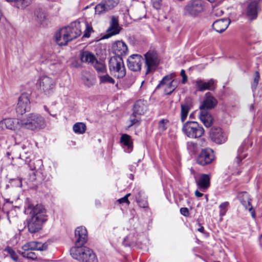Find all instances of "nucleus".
Returning a JSON list of instances; mask_svg holds the SVG:
<instances>
[{"label":"nucleus","instance_id":"nucleus-59","mask_svg":"<svg viewBox=\"0 0 262 262\" xmlns=\"http://www.w3.org/2000/svg\"><path fill=\"white\" fill-rule=\"evenodd\" d=\"M11 213L10 212H8L7 213V217H8V220L10 222H11V221H10V214Z\"/></svg>","mask_w":262,"mask_h":262},{"label":"nucleus","instance_id":"nucleus-63","mask_svg":"<svg viewBox=\"0 0 262 262\" xmlns=\"http://www.w3.org/2000/svg\"><path fill=\"white\" fill-rule=\"evenodd\" d=\"M6 1L7 2H13L14 1V0H6Z\"/></svg>","mask_w":262,"mask_h":262},{"label":"nucleus","instance_id":"nucleus-24","mask_svg":"<svg viewBox=\"0 0 262 262\" xmlns=\"http://www.w3.org/2000/svg\"><path fill=\"white\" fill-rule=\"evenodd\" d=\"M113 52L116 56L121 57L126 55L128 52V48L125 43L122 41H117L112 47Z\"/></svg>","mask_w":262,"mask_h":262},{"label":"nucleus","instance_id":"nucleus-61","mask_svg":"<svg viewBox=\"0 0 262 262\" xmlns=\"http://www.w3.org/2000/svg\"><path fill=\"white\" fill-rule=\"evenodd\" d=\"M44 108H45V110H46L47 112H48L49 113H49V110H48V108L47 107V106H44Z\"/></svg>","mask_w":262,"mask_h":262},{"label":"nucleus","instance_id":"nucleus-3","mask_svg":"<svg viewBox=\"0 0 262 262\" xmlns=\"http://www.w3.org/2000/svg\"><path fill=\"white\" fill-rule=\"evenodd\" d=\"M45 125V119L38 114L30 113L26 118L21 119V128L34 130L43 128Z\"/></svg>","mask_w":262,"mask_h":262},{"label":"nucleus","instance_id":"nucleus-2","mask_svg":"<svg viewBox=\"0 0 262 262\" xmlns=\"http://www.w3.org/2000/svg\"><path fill=\"white\" fill-rule=\"evenodd\" d=\"M71 256L80 262H98L93 251L86 246H75L70 250Z\"/></svg>","mask_w":262,"mask_h":262},{"label":"nucleus","instance_id":"nucleus-33","mask_svg":"<svg viewBox=\"0 0 262 262\" xmlns=\"http://www.w3.org/2000/svg\"><path fill=\"white\" fill-rule=\"evenodd\" d=\"M13 3L14 7L21 9L25 8L30 4V0H14Z\"/></svg>","mask_w":262,"mask_h":262},{"label":"nucleus","instance_id":"nucleus-19","mask_svg":"<svg viewBox=\"0 0 262 262\" xmlns=\"http://www.w3.org/2000/svg\"><path fill=\"white\" fill-rule=\"evenodd\" d=\"M217 100L210 92L206 93L205 98L200 106V110H211L217 105Z\"/></svg>","mask_w":262,"mask_h":262},{"label":"nucleus","instance_id":"nucleus-56","mask_svg":"<svg viewBox=\"0 0 262 262\" xmlns=\"http://www.w3.org/2000/svg\"><path fill=\"white\" fill-rule=\"evenodd\" d=\"M203 195V193L200 192L198 190H196L195 191V195L196 196V197H201Z\"/></svg>","mask_w":262,"mask_h":262},{"label":"nucleus","instance_id":"nucleus-6","mask_svg":"<svg viewBox=\"0 0 262 262\" xmlns=\"http://www.w3.org/2000/svg\"><path fill=\"white\" fill-rule=\"evenodd\" d=\"M109 69L110 71L118 78H123L126 74V70L121 57H111L109 61Z\"/></svg>","mask_w":262,"mask_h":262},{"label":"nucleus","instance_id":"nucleus-5","mask_svg":"<svg viewBox=\"0 0 262 262\" xmlns=\"http://www.w3.org/2000/svg\"><path fill=\"white\" fill-rule=\"evenodd\" d=\"M182 130L188 137L190 138H200L204 133L203 127L195 121L186 122L183 125Z\"/></svg>","mask_w":262,"mask_h":262},{"label":"nucleus","instance_id":"nucleus-35","mask_svg":"<svg viewBox=\"0 0 262 262\" xmlns=\"http://www.w3.org/2000/svg\"><path fill=\"white\" fill-rule=\"evenodd\" d=\"M98 77L99 78L100 83H106L111 84L115 83V80L107 74L99 75Z\"/></svg>","mask_w":262,"mask_h":262},{"label":"nucleus","instance_id":"nucleus-34","mask_svg":"<svg viewBox=\"0 0 262 262\" xmlns=\"http://www.w3.org/2000/svg\"><path fill=\"white\" fill-rule=\"evenodd\" d=\"M73 128L76 133L83 134L86 130V126L84 123L78 122L73 125Z\"/></svg>","mask_w":262,"mask_h":262},{"label":"nucleus","instance_id":"nucleus-31","mask_svg":"<svg viewBox=\"0 0 262 262\" xmlns=\"http://www.w3.org/2000/svg\"><path fill=\"white\" fill-rule=\"evenodd\" d=\"M134 18L136 20H139L145 17V8L143 6L139 7L134 10L133 13Z\"/></svg>","mask_w":262,"mask_h":262},{"label":"nucleus","instance_id":"nucleus-21","mask_svg":"<svg viewBox=\"0 0 262 262\" xmlns=\"http://www.w3.org/2000/svg\"><path fill=\"white\" fill-rule=\"evenodd\" d=\"M39 86L45 93L49 94L54 88L55 82L50 77L43 76L39 79Z\"/></svg>","mask_w":262,"mask_h":262},{"label":"nucleus","instance_id":"nucleus-32","mask_svg":"<svg viewBox=\"0 0 262 262\" xmlns=\"http://www.w3.org/2000/svg\"><path fill=\"white\" fill-rule=\"evenodd\" d=\"M93 65H94L95 69L98 73V75H102L106 73V69L105 64L102 62H98L96 59V61Z\"/></svg>","mask_w":262,"mask_h":262},{"label":"nucleus","instance_id":"nucleus-8","mask_svg":"<svg viewBox=\"0 0 262 262\" xmlns=\"http://www.w3.org/2000/svg\"><path fill=\"white\" fill-rule=\"evenodd\" d=\"M216 80L210 79L206 81L203 79H198L193 81V83L198 91L203 92L206 90L214 91L216 88Z\"/></svg>","mask_w":262,"mask_h":262},{"label":"nucleus","instance_id":"nucleus-45","mask_svg":"<svg viewBox=\"0 0 262 262\" xmlns=\"http://www.w3.org/2000/svg\"><path fill=\"white\" fill-rule=\"evenodd\" d=\"M228 205L229 203L228 202H224L220 205V214L221 216H223L226 214Z\"/></svg>","mask_w":262,"mask_h":262},{"label":"nucleus","instance_id":"nucleus-64","mask_svg":"<svg viewBox=\"0 0 262 262\" xmlns=\"http://www.w3.org/2000/svg\"><path fill=\"white\" fill-rule=\"evenodd\" d=\"M192 117H193V114H191L190 115V116H189V117H190V118H192Z\"/></svg>","mask_w":262,"mask_h":262},{"label":"nucleus","instance_id":"nucleus-7","mask_svg":"<svg viewBox=\"0 0 262 262\" xmlns=\"http://www.w3.org/2000/svg\"><path fill=\"white\" fill-rule=\"evenodd\" d=\"M145 66L147 67L146 74L155 71L158 66L160 59L156 51L150 50L144 54Z\"/></svg>","mask_w":262,"mask_h":262},{"label":"nucleus","instance_id":"nucleus-16","mask_svg":"<svg viewBox=\"0 0 262 262\" xmlns=\"http://www.w3.org/2000/svg\"><path fill=\"white\" fill-rule=\"evenodd\" d=\"M75 246H83L87 241V230L85 227H77L75 231Z\"/></svg>","mask_w":262,"mask_h":262},{"label":"nucleus","instance_id":"nucleus-11","mask_svg":"<svg viewBox=\"0 0 262 262\" xmlns=\"http://www.w3.org/2000/svg\"><path fill=\"white\" fill-rule=\"evenodd\" d=\"M214 159L213 151L210 148L202 149L197 158V163L202 166L211 163Z\"/></svg>","mask_w":262,"mask_h":262},{"label":"nucleus","instance_id":"nucleus-53","mask_svg":"<svg viewBox=\"0 0 262 262\" xmlns=\"http://www.w3.org/2000/svg\"><path fill=\"white\" fill-rule=\"evenodd\" d=\"M181 213L185 216H188L189 214V210L187 208H181L180 209Z\"/></svg>","mask_w":262,"mask_h":262},{"label":"nucleus","instance_id":"nucleus-50","mask_svg":"<svg viewBox=\"0 0 262 262\" xmlns=\"http://www.w3.org/2000/svg\"><path fill=\"white\" fill-rule=\"evenodd\" d=\"M181 75L182 77V83L184 84L187 81V76H186L185 74V71L184 70H182L181 71Z\"/></svg>","mask_w":262,"mask_h":262},{"label":"nucleus","instance_id":"nucleus-43","mask_svg":"<svg viewBox=\"0 0 262 262\" xmlns=\"http://www.w3.org/2000/svg\"><path fill=\"white\" fill-rule=\"evenodd\" d=\"M136 114H133L130 117V124L129 125V127L133 126V125H139L140 124V120L139 118L136 117Z\"/></svg>","mask_w":262,"mask_h":262},{"label":"nucleus","instance_id":"nucleus-27","mask_svg":"<svg viewBox=\"0 0 262 262\" xmlns=\"http://www.w3.org/2000/svg\"><path fill=\"white\" fill-rule=\"evenodd\" d=\"M210 180L209 176L206 174H201L199 180L195 179L197 185L203 191H205L210 186Z\"/></svg>","mask_w":262,"mask_h":262},{"label":"nucleus","instance_id":"nucleus-47","mask_svg":"<svg viewBox=\"0 0 262 262\" xmlns=\"http://www.w3.org/2000/svg\"><path fill=\"white\" fill-rule=\"evenodd\" d=\"M47 249V246L45 244H42L40 242H36L35 246V250L43 251Z\"/></svg>","mask_w":262,"mask_h":262},{"label":"nucleus","instance_id":"nucleus-38","mask_svg":"<svg viewBox=\"0 0 262 262\" xmlns=\"http://www.w3.org/2000/svg\"><path fill=\"white\" fill-rule=\"evenodd\" d=\"M106 8L104 5L103 1H102L100 3L97 4L95 6V14H101L102 13H105L106 11H108V10Z\"/></svg>","mask_w":262,"mask_h":262},{"label":"nucleus","instance_id":"nucleus-14","mask_svg":"<svg viewBox=\"0 0 262 262\" xmlns=\"http://www.w3.org/2000/svg\"><path fill=\"white\" fill-rule=\"evenodd\" d=\"M210 137L212 141L217 144H222L227 139L226 134L219 127H213L210 130Z\"/></svg>","mask_w":262,"mask_h":262},{"label":"nucleus","instance_id":"nucleus-29","mask_svg":"<svg viewBox=\"0 0 262 262\" xmlns=\"http://www.w3.org/2000/svg\"><path fill=\"white\" fill-rule=\"evenodd\" d=\"M147 110L146 101L139 100L136 102L134 106V113L138 115H143Z\"/></svg>","mask_w":262,"mask_h":262},{"label":"nucleus","instance_id":"nucleus-49","mask_svg":"<svg viewBox=\"0 0 262 262\" xmlns=\"http://www.w3.org/2000/svg\"><path fill=\"white\" fill-rule=\"evenodd\" d=\"M130 195V193H128L126 195H125L124 197L119 199L118 201L119 202L120 204L125 203L128 205L129 204L130 202L128 200V198Z\"/></svg>","mask_w":262,"mask_h":262},{"label":"nucleus","instance_id":"nucleus-58","mask_svg":"<svg viewBox=\"0 0 262 262\" xmlns=\"http://www.w3.org/2000/svg\"><path fill=\"white\" fill-rule=\"evenodd\" d=\"M35 14L36 15V16H37V17H38V18H42V16H41V15H39V14H38L37 11H36V12H35Z\"/></svg>","mask_w":262,"mask_h":262},{"label":"nucleus","instance_id":"nucleus-44","mask_svg":"<svg viewBox=\"0 0 262 262\" xmlns=\"http://www.w3.org/2000/svg\"><path fill=\"white\" fill-rule=\"evenodd\" d=\"M22 255L24 257L28 259H35L37 258L36 254L32 251H26V252H23Z\"/></svg>","mask_w":262,"mask_h":262},{"label":"nucleus","instance_id":"nucleus-62","mask_svg":"<svg viewBox=\"0 0 262 262\" xmlns=\"http://www.w3.org/2000/svg\"><path fill=\"white\" fill-rule=\"evenodd\" d=\"M191 172L192 173L194 174V170L193 169H191Z\"/></svg>","mask_w":262,"mask_h":262},{"label":"nucleus","instance_id":"nucleus-20","mask_svg":"<svg viewBox=\"0 0 262 262\" xmlns=\"http://www.w3.org/2000/svg\"><path fill=\"white\" fill-rule=\"evenodd\" d=\"M121 29V28L119 25L118 17L115 16H112L110 21V27L107 30V33L105 35V37L108 38L112 36L119 34Z\"/></svg>","mask_w":262,"mask_h":262},{"label":"nucleus","instance_id":"nucleus-60","mask_svg":"<svg viewBox=\"0 0 262 262\" xmlns=\"http://www.w3.org/2000/svg\"><path fill=\"white\" fill-rule=\"evenodd\" d=\"M259 241H260V244L262 245V234L261 235V236L259 237Z\"/></svg>","mask_w":262,"mask_h":262},{"label":"nucleus","instance_id":"nucleus-51","mask_svg":"<svg viewBox=\"0 0 262 262\" xmlns=\"http://www.w3.org/2000/svg\"><path fill=\"white\" fill-rule=\"evenodd\" d=\"M140 196H141V193L140 192H139L138 195H137L136 196V199L137 201V202L139 203V205L141 207H145L147 205V203L146 202H144L143 204H141V203L140 202Z\"/></svg>","mask_w":262,"mask_h":262},{"label":"nucleus","instance_id":"nucleus-13","mask_svg":"<svg viewBox=\"0 0 262 262\" xmlns=\"http://www.w3.org/2000/svg\"><path fill=\"white\" fill-rule=\"evenodd\" d=\"M164 85L166 86L165 88V94L166 95H170L177 88V82L174 80H172V76L171 75H167L163 78L157 88L159 89Z\"/></svg>","mask_w":262,"mask_h":262},{"label":"nucleus","instance_id":"nucleus-48","mask_svg":"<svg viewBox=\"0 0 262 262\" xmlns=\"http://www.w3.org/2000/svg\"><path fill=\"white\" fill-rule=\"evenodd\" d=\"M93 31V29L91 27L89 26L88 25H86L85 30L84 31V33L83 37H89L90 35V33Z\"/></svg>","mask_w":262,"mask_h":262},{"label":"nucleus","instance_id":"nucleus-9","mask_svg":"<svg viewBox=\"0 0 262 262\" xmlns=\"http://www.w3.org/2000/svg\"><path fill=\"white\" fill-rule=\"evenodd\" d=\"M246 149L245 144H242L238 149L236 155L229 161V168L235 169L240 166L242 161L247 157V154L245 153Z\"/></svg>","mask_w":262,"mask_h":262},{"label":"nucleus","instance_id":"nucleus-37","mask_svg":"<svg viewBox=\"0 0 262 262\" xmlns=\"http://www.w3.org/2000/svg\"><path fill=\"white\" fill-rule=\"evenodd\" d=\"M106 9L109 11L117 6L119 3V0H102Z\"/></svg>","mask_w":262,"mask_h":262},{"label":"nucleus","instance_id":"nucleus-39","mask_svg":"<svg viewBox=\"0 0 262 262\" xmlns=\"http://www.w3.org/2000/svg\"><path fill=\"white\" fill-rule=\"evenodd\" d=\"M4 251L6 252L8 254H9L11 258L13 260L15 261L18 260V255L12 248L7 247L4 249Z\"/></svg>","mask_w":262,"mask_h":262},{"label":"nucleus","instance_id":"nucleus-55","mask_svg":"<svg viewBox=\"0 0 262 262\" xmlns=\"http://www.w3.org/2000/svg\"><path fill=\"white\" fill-rule=\"evenodd\" d=\"M16 182V184L17 185V186L19 187H21L22 184H21V179H18L15 180Z\"/></svg>","mask_w":262,"mask_h":262},{"label":"nucleus","instance_id":"nucleus-18","mask_svg":"<svg viewBox=\"0 0 262 262\" xmlns=\"http://www.w3.org/2000/svg\"><path fill=\"white\" fill-rule=\"evenodd\" d=\"M142 57L138 54H134L129 57L127 59V66L128 68L134 71L141 70Z\"/></svg>","mask_w":262,"mask_h":262},{"label":"nucleus","instance_id":"nucleus-23","mask_svg":"<svg viewBox=\"0 0 262 262\" xmlns=\"http://www.w3.org/2000/svg\"><path fill=\"white\" fill-rule=\"evenodd\" d=\"M55 40L59 46H65L70 41V38L66 29V27L60 29L55 35Z\"/></svg>","mask_w":262,"mask_h":262},{"label":"nucleus","instance_id":"nucleus-26","mask_svg":"<svg viewBox=\"0 0 262 262\" xmlns=\"http://www.w3.org/2000/svg\"><path fill=\"white\" fill-rule=\"evenodd\" d=\"M79 58L82 62L93 64L96 61L95 55L89 51L82 50L79 53Z\"/></svg>","mask_w":262,"mask_h":262},{"label":"nucleus","instance_id":"nucleus-36","mask_svg":"<svg viewBox=\"0 0 262 262\" xmlns=\"http://www.w3.org/2000/svg\"><path fill=\"white\" fill-rule=\"evenodd\" d=\"M82 79L84 85L88 87H91L94 84V79L92 76L90 74L83 75Z\"/></svg>","mask_w":262,"mask_h":262},{"label":"nucleus","instance_id":"nucleus-12","mask_svg":"<svg viewBox=\"0 0 262 262\" xmlns=\"http://www.w3.org/2000/svg\"><path fill=\"white\" fill-rule=\"evenodd\" d=\"M259 1H252L247 6L246 11V15L247 19L250 21L255 19L258 15L260 8Z\"/></svg>","mask_w":262,"mask_h":262},{"label":"nucleus","instance_id":"nucleus-40","mask_svg":"<svg viewBox=\"0 0 262 262\" xmlns=\"http://www.w3.org/2000/svg\"><path fill=\"white\" fill-rule=\"evenodd\" d=\"M36 242H30L26 243L23 246V249L25 251L35 250V246Z\"/></svg>","mask_w":262,"mask_h":262},{"label":"nucleus","instance_id":"nucleus-10","mask_svg":"<svg viewBox=\"0 0 262 262\" xmlns=\"http://www.w3.org/2000/svg\"><path fill=\"white\" fill-rule=\"evenodd\" d=\"M30 110V102L27 94H22L18 98V101L16 107V113L22 115Z\"/></svg>","mask_w":262,"mask_h":262},{"label":"nucleus","instance_id":"nucleus-54","mask_svg":"<svg viewBox=\"0 0 262 262\" xmlns=\"http://www.w3.org/2000/svg\"><path fill=\"white\" fill-rule=\"evenodd\" d=\"M259 79V75L258 72H256L255 73V76L254 78V85L255 87H256L258 84V81Z\"/></svg>","mask_w":262,"mask_h":262},{"label":"nucleus","instance_id":"nucleus-17","mask_svg":"<svg viewBox=\"0 0 262 262\" xmlns=\"http://www.w3.org/2000/svg\"><path fill=\"white\" fill-rule=\"evenodd\" d=\"M238 199L240 201L242 204L245 207L246 209H248L251 212L253 218H255V214L253 208L251 204V199L250 198L249 195L246 191L239 192L237 195Z\"/></svg>","mask_w":262,"mask_h":262},{"label":"nucleus","instance_id":"nucleus-52","mask_svg":"<svg viewBox=\"0 0 262 262\" xmlns=\"http://www.w3.org/2000/svg\"><path fill=\"white\" fill-rule=\"evenodd\" d=\"M162 0H152L153 6L156 9H159L160 7V4Z\"/></svg>","mask_w":262,"mask_h":262},{"label":"nucleus","instance_id":"nucleus-57","mask_svg":"<svg viewBox=\"0 0 262 262\" xmlns=\"http://www.w3.org/2000/svg\"><path fill=\"white\" fill-rule=\"evenodd\" d=\"M204 227L202 226L198 229V231H200V232L203 233L204 232Z\"/></svg>","mask_w":262,"mask_h":262},{"label":"nucleus","instance_id":"nucleus-1","mask_svg":"<svg viewBox=\"0 0 262 262\" xmlns=\"http://www.w3.org/2000/svg\"><path fill=\"white\" fill-rule=\"evenodd\" d=\"M31 215L28 221V228L31 233L37 232L41 229L42 225L48 220L47 211L41 204L34 206L28 203L26 208V211H29Z\"/></svg>","mask_w":262,"mask_h":262},{"label":"nucleus","instance_id":"nucleus-25","mask_svg":"<svg viewBox=\"0 0 262 262\" xmlns=\"http://www.w3.org/2000/svg\"><path fill=\"white\" fill-rule=\"evenodd\" d=\"M229 19H221L215 21L212 24L213 29L217 32L222 33L225 31L230 24Z\"/></svg>","mask_w":262,"mask_h":262},{"label":"nucleus","instance_id":"nucleus-22","mask_svg":"<svg viewBox=\"0 0 262 262\" xmlns=\"http://www.w3.org/2000/svg\"><path fill=\"white\" fill-rule=\"evenodd\" d=\"M66 29L71 41L75 39L81 34V26L79 22L73 23L69 26L66 27Z\"/></svg>","mask_w":262,"mask_h":262},{"label":"nucleus","instance_id":"nucleus-4","mask_svg":"<svg viewBox=\"0 0 262 262\" xmlns=\"http://www.w3.org/2000/svg\"><path fill=\"white\" fill-rule=\"evenodd\" d=\"M204 4L202 0H190L184 6L183 13L185 16L195 18L204 11Z\"/></svg>","mask_w":262,"mask_h":262},{"label":"nucleus","instance_id":"nucleus-46","mask_svg":"<svg viewBox=\"0 0 262 262\" xmlns=\"http://www.w3.org/2000/svg\"><path fill=\"white\" fill-rule=\"evenodd\" d=\"M168 123V120L167 119H162L159 122V128L161 131H164L167 128V125Z\"/></svg>","mask_w":262,"mask_h":262},{"label":"nucleus","instance_id":"nucleus-41","mask_svg":"<svg viewBox=\"0 0 262 262\" xmlns=\"http://www.w3.org/2000/svg\"><path fill=\"white\" fill-rule=\"evenodd\" d=\"M224 13L223 10L219 7H213L212 11V16L216 17H220Z\"/></svg>","mask_w":262,"mask_h":262},{"label":"nucleus","instance_id":"nucleus-15","mask_svg":"<svg viewBox=\"0 0 262 262\" xmlns=\"http://www.w3.org/2000/svg\"><path fill=\"white\" fill-rule=\"evenodd\" d=\"M21 119L6 118L0 121V127L2 129L15 130L21 127Z\"/></svg>","mask_w":262,"mask_h":262},{"label":"nucleus","instance_id":"nucleus-30","mask_svg":"<svg viewBox=\"0 0 262 262\" xmlns=\"http://www.w3.org/2000/svg\"><path fill=\"white\" fill-rule=\"evenodd\" d=\"M191 107L190 101H187L181 105V120L183 122L186 119L188 114Z\"/></svg>","mask_w":262,"mask_h":262},{"label":"nucleus","instance_id":"nucleus-42","mask_svg":"<svg viewBox=\"0 0 262 262\" xmlns=\"http://www.w3.org/2000/svg\"><path fill=\"white\" fill-rule=\"evenodd\" d=\"M130 140V137L127 134L123 135L120 138L121 142L123 143L125 146H127L128 147H129L131 144Z\"/></svg>","mask_w":262,"mask_h":262},{"label":"nucleus","instance_id":"nucleus-28","mask_svg":"<svg viewBox=\"0 0 262 262\" xmlns=\"http://www.w3.org/2000/svg\"><path fill=\"white\" fill-rule=\"evenodd\" d=\"M200 119L206 127H210L213 123V118L207 110H201Z\"/></svg>","mask_w":262,"mask_h":262}]
</instances>
